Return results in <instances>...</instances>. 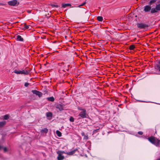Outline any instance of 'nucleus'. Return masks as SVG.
<instances>
[{
  "mask_svg": "<svg viewBox=\"0 0 160 160\" xmlns=\"http://www.w3.org/2000/svg\"><path fill=\"white\" fill-rule=\"evenodd\" d=\"M46 116L47 117H51L52 116V114L50 112H48L47 113Z\"/></svg>",
  "mask_w": 160,
  "mask_h": 160,
  "instance_id": "21",
  "label": "nucleus"
},
{
  "mask_svg": "<svg viewBox=\"0 0 160 160\" xmlns=\"http://www.w3.org/2000/svg\"><path fill=\"white\" fill-rule=\"evenodd\" d=\"M156 68L160 72V64L159 65H157L155 66Z\"/></svg>",
  "mask_w": 160,
  "mask_h": 160,
  "instance_id": "19",
  "label": "nucleus"
},
{
  "mask_svg": "<svg viewBox=\"0 0 160 160\" xmlns=\"http://www.w3.org/2000/svg\"><path fill=\"white\" fill-rule=\"evenodd\" d=\"M48 131V130L47 128H44L42 130V132H43L45 133H47Z\"/></svg>",
  "mask_w": 160,
  "mask_h": 160,
  "instance_id": "22",
  "label": "nucleus"
},
{
  "mask_svg": "<svg viewBox=\"0 0 160 160\" xmlns=\"http://www.w3.org/2000/svg\"><path fill=\"white\" fill-rule=\"evenodd\" d=\"M56 134L57 135L58 137H61L62 136V133H61L59 131L57 130L56 132Z\"/></svg>",
  "mask_w": 160,
  "mask_h": 160,
  "instance_id": "15",
  "label": "nucleus"
},
{
  "mask_svg": "<svg viewBox=\"0 0 160 160\" xmlns=\"http://www.w3.org/2000/svg\"><path fill=\"white\" fill-rule=\"evenodd\" d=\"M152 8L150 6V5H146L144 7V11L146 12H148L149 11L151 12V11Z\"/></svg>",
  "mask_w": 160,
  "mask_h": 160,
  "instance_id": "6",
  "label": "nucleus"
},
{
  "mask_svg": "<svg viewBox=\"0 0 160 160\" xmlns=\"http://www.w3.org/2000/svg\"><path fill=\"white\" fill-rule=\"evenodd\" d=\"M32 92L33 93L35 94L36 95L38 96L39 97H41L42 95V93L37 91L32 90Z\"/></svg>",
  "mask_w": 160,
  "mask_h": 160,
  "instance_id": "7",
  "label": "nucleus"
},
{
  "mask_svg": "<svg viewBox=\"0 0 160 160\" xmlns=\"http://www.w3.org/2000/svg\"><path fill=\"white\" fill-rule=\"evenodd\" d=\"M135 48V47L134 45H132L130 46L129 48L130 50L133 49Z\"/></svg>",
  "mask_w": 160,
  "mask_h": 160,
  "instance_id": "23",
  "label": "nucleus"
},
{
  "mask_svg": "<svg viewBox=\"0 0 160 160\" xmlns=\"http://www.w3.org/2000/svg\"><path fill=\"white\" fill-rule=\"evenodd\" d=\"M77 150V149L74 150H72L71 152H68L66 153V154L68 155H72L74 154L75 152Z\"/></svg>",
  "mask_w": 160,
  "mask_h": 160,
  "instance_id": "9",
  "label": "nucleus"
},
{
  "mask_svg": "<svg viewBox=\"0 0 160 160\" xmlns=\"http://www.w3.org/2000/svg\"><path fill=\"white\" fill-rule=\"evenodd\" d=\"M56 108L58 109L60 111H62L63 110L62 108L60 105H57Z\"/></svg>",
  "mask_w": 160,
  "mask_h": 160,
  "instance_id": "14",
  "label": "nucleus"
},
{
  "mask_svg": "<svg viewBox=\"0 0 160 160\" xmlns=\"http://www.w3.org/2000/svg\"><path fill=\"white\" fill-rule=\"evenodd\" d=\"M148 141L151 143L155 145L156 146H158L160 142V140L153 137H151L148 138Z\"/></svg>",
  "mask_w": 160,
  "mask_h": 160,
  "instance_id": "1",
  "label": "nucleus"
},
{
  "mask_svg": "<svg viewBox=\"0 0 160 160\" xmlns=\"http://www.w3.org/2000/svg\"><path fill=\"white\" fill-rule=\"evenodd\" d=\"M69 120H70V121L71 122H73L74 121V118L72 117H71L70 118Z\"/></svg>",
  "mask_w": 160,
  "mask_h": 160,
  "instance_id": "26",
  "label": "nucleus"
},
{
  "mask_svg": "<svg viewBox=\"0 0 160 160\" xmlns=\"http://www.w3.org/2000/svg\"><path fill=\"white\" fill-rule=\"evenodd\" d=\"M156 1V0H151L149 2V5H151L152 4L154 3Z\"/></svg>",
  "mask_w": 160,
  "mask_h": 160,
  "instance_id": "18",
  "label": "nucleus"
},
{
  "mask_svg": "<svg viewBox=\"0 0 160 160\" xmlns=\"http://www.w3.org/2000/svg\"><path fill=\"white\" fill-rule=\"evenodd\" d=\"M8 3L9 5L14 6L18 3L17 0H12L8 2Z\"/></svg>",
  "mask_w": 160,
  "mask_h": 160,
  "instance_id": "5",
  "label": "nucleus"
},
{
  "mask_svg": "<svg viewBox=\"0 0 160 160\" xmlns=\"http://www.w3.org/2000/svg\"><path fill=\"white\" fill-rule=\"evenodd\" d=\"M57 152H59L60 153H61V154L62 155L63 153H66V154L67 152H65L64 151H58Z\"/></svg>",
  "mask_w": 160,
  "mask_h": 160,
  "instance_id": "24",
  "label": "nucleus"
},
{
  "mask_svg": "<svg viewBox=\"0 0 160 160\" xmlns=\"http://www.w3.org/2000/svg\"><path fill=\"white\" fill-rule=\"evenodd\" d=\"M81 112H80L79 116L82 118H85L87 117V114L86 111L84 109H81Z\"/></svg>",
  "mask_w": 160,
  "mask_h": 160,
  "instance_id": "4",
  "label": "nucleus"
},
{
  "mask_svg": "<svg viewBox=\"0 0 160 160\" xmlns=\"http://www.w3.org/2000/svg\"><path fill=\"white\" fill-rule=\"evenodd\" d=\"M138 133L140 135H142L143 133L141 131L138 132Z\"/></svg>",
  "mask_w": 160,
  "mask_h": 160,
  "instance_id": "31",
  "label": "nucleus"
},
{
  "mask_svg": "<svg viewBox=\"0 0 160 160\" xmlns=\"http://www.w3.org/2000/svg\"><path fill=\"white\" fill-rule=\"evenodd\" d=\"M4 151L5 152H6L8 151V149L7 148H3Z\"/></svg>",
  "mask_w": 160,
  "mask_h": 160,
  "instance_id": "28",
  "label": "nucleus"
},
{
  "mask_svg": "<svg viewBox=\"0 0 160 160\" xmlns=\"http://www.w3.org/2000/svg\"><path fill=\"white\" fill-rule=\"evenodd\" d=\"M16 40L18 41H23V39L21 36L20 35H18L17 36Z\"/></svg>",
  "mask_w": 160,
  "mask_h": 160,
  "instance_id": "10",
  "label": "nucleus"
},
{
  "mask_svg": "<svg viewBox=\"0 0 160 160\" xmlns=\"http://www.w3.org/2000/svg\"><path fill=\"white\" fill-rule=\"evenodd\" d=\"M5 121L0 122V127L3 126L5 124Z\"/></svg>",
  "mask_w": 160,
  "mask_h": 160,
  "instance_id": "16",
  "label": "nucleus"
},
{
  "mask_svg": "<svg viewBox=\"0 0 160 160\" xmlns=\"http://www.w3.org/2000/svg\"><path fill=\"white\" fill-rule=\"evenodd\" d=\"M85 3H86V2H83V3H82V4L80 5L79 6V7L83 6L85 4Z\"/></svg>",
  "mask_w": 160,
  "mask_h": 160,
  "instance_id": "30",
  "label": "nucleus"
},
{
  "mask_svg": "<svg viewBox=\"0 0 160 160\" xmlns=\"http://www.w3.org/2000/svg\"><path fill=\"white\" fill-rule=\"evenodd\" d=\"M82 136H83L84 137V135H84V133H82Z\"/></svg>",
  "mask_w": 160,
  "mask_h": 160,
  "instance_id": "32",
  "label": "nucleus"
},
{
  "mask_svg": "<svg viewBox=\"0 0 160 160\" xmlns=\"http://www.w3.org/2000/svg\"><path fill=\"white\" fill-rule=\"evenodd\" d=\"M2 147L1 146H0V150L1 149Z\"/></svg>",
  "mask_w": 160,
  "mask_h": 160,
  "instance_id": "33",
  "label": "nucleus"
},
{
  "mask_svg": "<svg viewBox=\"0 0 160 160\" xmlns=\"http://www.w3.org/2000/svg\"><path fill=\"white\" fill-rule=\"evenodd\" d=\"M29 85V83H27V82H26L25 83V84H24V86L26 87H28Z\"/></svg>",
  "mask_w": 160,
  "mask_h": 160,
  "instance_id": "29",
  "label": "nucleus"
},
{
  "mask_svg": "<svg viewBox=\"0 0 160 160\" xmlns=\"http://www.w3.org/2000/svg\"><path fill=\"white\" fill-rule=\"evenodd\" d=\"M68 6H71V5L69 3L63 4H62V7L63 8H65Z\"/></svg>",
  "mask_w": 160,
  "mask_h": 160,
  "instance_id": "13",
  "label": "nucleus"
},
{
  "mask_svg": "<svg viewBox=\"0 0 160 160\" xmlns=\"http://www.w3.org/2000/svg\"><path fill=\"white\" fill-rule=\"evenodd\" d=\"M48 100L51 101H53L54 100V98L53 97H51L48 98Z\"/></svg>",
  "mask_w": 160,
  "mask_h": 160,
  "instance_id": "20",
  "label": "nucleus"
},
{
  "mask_svg": "<svg viewBox=\"0 0 160 160\" xmlns=\"http://www.w3.org/2000/svg\"><path fill=\"white\" fill-rule=\"evenodd\" d=\"M97 19L98 21H102L103 20L102 17L101 16H98L97 18Z\"/></svg>",
  "mask_w": 160,
  "mask_h": 160,
  "instance_id": "17",
  "label": "nucleus"
},
{
  "mask_svg": "<svg viewBox=\"0 0 160 160\" xmlns=\"http://www.w3.org/2000/svg\"><path fill=\"white\" fill-rule=\"evenodd\" d=\"M158 160H160V158L159 159H158Z\"/></svg>",
  "mask_w": 160,
  "mask_h": 160,
  "instance_id": "34",
  "label": "nucleus"
},
{
  "mask_svg": "<svg viewBox=\"0 0 160 160\" xmlns=\"http://www.w3.org/2000/svg\"><path fill=\"white\" fill-rule=\"evenodd\" d=\"M13 72L17 74H28L29 73V72L26 70H15Z\"/></svg>",
  "mask_w": 160,
  "mask_h": 160,
  "instance_id": "2",
  "label": "nucleus"
},
{
  "mask_svg": "<svg viewBox=\"0 0 160 160\" xmlns=\"http://www.w3.org/2000/svg\"><path fill=\"white\" fill-rule=\"evenodd\" d=\"M160 10V4H158L156 5L155 8H152L151 13H155L157 12L158 11Z\"/></svg>",
  "mask_w": 160,
  "mask_h": 160,
  "instance_id": "3",
  "label": "nucleus"
},
{
  "mask_svg": "<svg viewBox=\"0 0 160 160\" xmlns=\"http://www.w3.org/2000/svg\"><path fill=\"white\" fill-rule=\"evenodd\" d=\"M88 137L87 136L84 135V139L86 140H87L88 139Z\"/></svg>",
  "mask_w": 160,
  "mask_h": 160,
  "instance_id": "27",
  "label": "nucleus"
},
{
  "mask_svg": "<svg viewBox=\"0 0 160 160\" xmlns=\"http://www.w3.org/2000/svg\"><path fill=\"white\" fill-rule=\"evenodd\" d=\"M23 26L22 25V26L21 27V28L22 29H28V28H29V26H30L29 25H26L25 24H23Z\"/></svg>",
  "mask_w": 160,
  "mask_h": 160,
  "instance_id": "11",
  "label": "nucleus"
},
{
  "mask_svg": "<svg viewBox=\"0 0 160 160\" xmlns=\"http://www.w3.org/2000/svg\"><path fill=\"white\" fill-rule=\"evenodd\" d=\"M8 118H9V117H8V115H5L4 117V119H6V120Z\"/></svg>",
  "mask_w": 160,
  "mask_h": 160,
  "instance_id": "25",
  "label": "nucleus"
},
{
  "mask_svg": "<svg viewBox=\"0 0 160 160\" xmlns=\"http://www.w3.org/2000/svg\"><path fill=\"white\" fill-rule=\"evenodd\" d=\"M138 28H144L146 27V26L145 25H144L143 24H138Z\"/></svg>",
  "mask_w": 160,
  "mask_h": 160,
  "instance_id": "12",
  "label": "nucleus"
},
{
  "mask_svg": "<svg viewBox=\"0 0 160 160\" xmlns=\"http://www.w3.org/2000/svg\"><path fill=\"white\" fill-rule=\"evenodd\" d=\"M58 154V156L57 157L58 160H62L64 158V157L61 154V153L59 152H57Z\"/></svg>",
  "mask_w": 160,
  "mask_h": 160,
  "instance_id": "8",
  "label": "nucleus"
}]
</instances>
